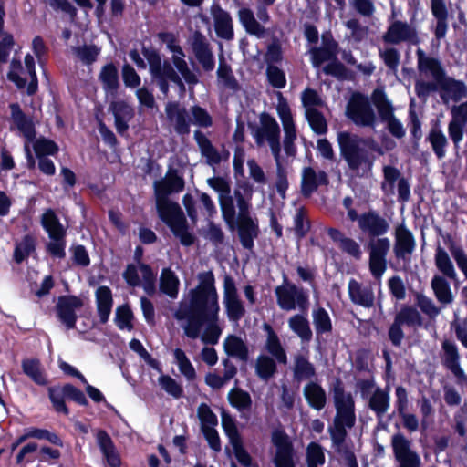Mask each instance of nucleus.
I'll return each mask as SVG.
<instances>
[{"label": "nucleus", "instance_id": "nucleus-45", "mask_svg": "<svg viewBox=\"0 0 467 467\" xmlns=\"http://www.w3.org/2000/svg\"><path fill=\"white\" fill-rule=\"evenodd\" d=\"M238 18L248 34L256 36L257 37L263 36L265 28L255 19L254 12L250 8H240L238 11Z\"/></svg>", "mask_w": 467, "mask_h": 467}, {"label": "nucleus", "instance_id": "nucleus-15", "mask_svg": "<svg viewBox=\"0 0 467 467\" xmlns=\"http://www.w3.org/2000/svg\"><path fill=\"white\" fill-rule=\"evenodd\" d=\"M109 112L114 117L117 132L120 136L125 135L128 132L130 121L135 116L133 107L122 99L112 100L109 106Z\"/></svg>", "mask_w": 467, "mask_h": 467}, {"label": "nucleus", "instance_id": "nucleus-55", "mask_svg": "<svg viewBox=\"0 0 467 467\" xmlns=\"http://www.w3.org/2000/svg\"><path fill=\"white\" fill-rule=\"evenodd\" d=\"M221 424L230 443H234L242 439L241 433L237 428L236 420L224 409H222L221 411Z\"/></svg>", "mask_w": 467, "mask_h": 467}, {"label": "nucleus", "instance_id": "nucleus-14", "mask_svg": "<svg viewBox=\"0 0 467 467\" xmlns=\"http://www.w3.org/2000/svg\"><path fill=\"white\" fill-rule=\"evenodd\" d=\"M191 46L192 52L203 71H213L215 67V58L210 43L201 31L196 30L193 33Z\"/></svg>", "mask_w": 467, "mask_h": 467}, {"label": "nucleus", "instance_id": "nucleus-35", "mask_svg": "<svg viewBox=\"0 0 467 467\" xmlns=\"http://www.w3.org/2000/svg\"><path fill=\"white\" fill-rule=\"evenodd\" d=\"M447 278L441 275H434L431 281V287L439 303L451 305L454 300V295Z\"/></svg>", "mask_w": 467, "mask_h": 467}, {"label": "nucleus", "instance_id": "nucleus-48", "mask_svg": "<svg viewBox=\"0 0 467 467\" xmlns=\"http://www.w3.org/2000/svg\"><path fill=\"white\" fill-rule=\"evenodd\" d=\"M230 405L240 412L250 411L253 400L251 395L241 388H233L228 393Z\"/></svg>", "mask_w": 467, "mask_h": 467}, {"label": "nucleus", "instance_id": "nucleus-4", "mask_svg": "<svg viewBox=\"0 0 467 467\" xmlns=\"http://www.w3.org/2000/svg\"><path fill=\"white\" fill-rule=\"evenodd\" d=\"M416 55L420 75L424 78H431V81L418 79L415 82L416 94L425 102L431 93L439 90V84L447 75L442 64L438 58L427 56L421 49H418Z\"/></svg>", "mask_w": 467, "mask_h": 467}, {"label": "nucleus", "instance_id": "nucleus-26", "mask_svg": "<svg viewBox=\"0 0 467 467\" xmlns=\"http://www.w3.org/2000/svg\"><path fill=\"white\" fill-rule=\"evenodd\" d=\"M440 89L441 90V98L445 104H447L450 99L459 101L467 97V87L464 83L448 76L439 84V90Z\"/></svg>", "mask_w": 467, "mask_h": 467}, {"label": "nucleus", "instance_id": "nucleus-60", "mask_svg": "<svg viewBox=\"0 0 467 467\" xmlns=\"http://www.w3.org/2000/svg\"><path fill=\"white\" fill-rule=\"evenodd\" d=\"M140 270L142 275V287L145 293L149 296H153L156 294V273L153 271L152 267L146 263L140 264Z\"/></svg>", "mask_w": 467, "mask_h": 467}, {"label": "nucleus", "instance_id": "nucleus-18", "mask_svg": "<svg viewBox=\"0 0 467 467\" xmlns=\"http://www.w3.org/2000/svg\"><path fill=\"white\" fill-rule=\"evenodd\" d=\"M9 109L12 122L28 143L33 142L36 139V128L32 119L22 110L18 103H11Z\"/></svg>", "mask_w": 467, "mask_h": 467}, {"label": "nucleus", "instance_id": "nucleus-56", "mask_svg": "<svg viewBox=\"0 0 467 467\" xmlns=\"http://www.w3.org/2000/svg\"><path fill=\"white\" fill-rule=\"evenodd\" d=\"M133 319V312L128 304H123L116 308L114 321L120 330L127 329L131 331L134 328Z\"/></svg>", "mask_w": 467, "mask_h": 467}, {"label": "nucleus", "instance_id": "nucleus-53", "mask_svg": "<svg viewBox=\"0 0 467 467\" xmlns=\"http://www.w3.org/2000/svg\"><path fill=\"white\" fill-rule=\"evenodd\" d=\"M222 216L231 229L235 228L236 212L231 193L219 196Z\"/></svg>", "mask_w": 467, "mask_h": 467}, {"label": "nucleus", "instance_id": "nucleus-31", "mask_svg": "<svg viewBox=\"0 0 467 467\" xmlns=\"http://www.w3.org/2000/svg\"><path fill=\"white\" fill-rule=\"evenodd\" d=\"M97 441L103 453L107 463L110 467H120L121 460L115 450V445L111 437L105 430H99L97 432Z\"/></svg>", "mask_w": 467, "mask_h": 467}, {"label": "nucleus", "instance_id": "nucleus-1", "mask_svg": "<svg viewBox=\"0 0 467 467\" xmlns=\"http://www.w3.org/2000/svg\"><path fill=\"white\" fill-rule=\"evenodd\" d=\"M199 284L189 292V303H181L175 313L178 320H187L184 334L196 339L202 326L206 325L202 336L205 344L218 343L222 329L219 321V296L215 286V277L212 270L198 274Z\"/></svg>", "mask_w": 467, "mask_h": 467}, {"label": "nucleus", "instance_id": "nucleus-2", "mask_svg": "<svg viewBox=\"0 0 467 467\" xmlns=\"http://www.w3.org/2000/svg\"><path fill=\"white\" fill-rule=\"evenodd\" d=\"M185 181L177 169L170 167L163 178L153 182V194L158 217L178 237L184 246L194 244L195 237L188 231V223L180 204L170 199L184 190Z\"/></svg>", "mask_w": 467, "mask_h": 467}, {"label": "nucleus", "instance_id": "nucleus-6", "mask_svg": "<svg viewBox=\"0 0 467 467\" xmlns=\"http://www.w3.org/2000/svg\"><path fill=\"white\" fill-rule=\"evenodd\" d=\"M361 232L370 238L368 250L370 253L369 268L376 280H379V215L368 212L358 215L356 220Z\"/></svg>", "mask_w": 467, "mask_h": 467}, {"label": "nucleus", "instance_id": "nucleus-17", "mask_svg": "<svg viewBox=\"0 0 467 467\" xmlns=\"http://www.w3.org/2000/svg\"><path fill=\"white\" fill-rule=\"evenodd\" d=\"M211 14L217 36L224 40H232L234 37V31L231 15L219 4H213L211 6Z\"/></svg>", "mask_w": 467, "mask_h": 467}, {"label": "nucleus", "instance_id": "nucleus-13", "mask_svg": "<svg viewBox=\"0 0 467 467\" xmlns=\"http://www.w3.org/2000/svg\"><path fill=\"white\" fill-rule=\"evenodd\" d=\"M83 300L75 295L60 296L56 305L58 319L67 329H74L78 320L76 310L83 306Z\"/></svg>", "mask_w": 467, "mask_h": 467}, {"label": "nucleus", "instance_id": "nucleus-52", "mask_svg": "<svg viewBox=\"0 0 467 467\" xmlns=\"http://www.w3.org/2000/svg\"><path fill=\"white\" fill-rule=\"evenodd\" d=\"M391 444L397 461L418 455L411 448V441L400 433L392 436Z\"/></svg>", "mask_w": 467, "mask_h": 467}, {"label": "nucleus", "instance_id": "nucleus-16", "mask_svg": "<svg viewBox=\"0 0 467 467\" xmlns=\"http://www.w3.org/2000/svg\"><path fill=\"white\" fill-rule=\"evenodd\" d=\"M165 112L168 120L173 124L174 130L178 135H189L192 119L184 107H181L178 101H169L165 106Z\"/></svg>", "mask_w": 467, "mask_h": 467}, {"label": "nucleus", "instance_id": "nucleus-54", "mask_svg": "<svg viewBox=\"0 0 467 467\" xmlns=\"http://www.w3.org/2000/svg\"><path fill=\"white\" fill-rule=\"evenodd\" d=\"M381 120L388 123L389 132L397 137L401 138L405 131L402 125L391 115L389 110V105L381 93Z\"/></svg>", "mask_w": 467, "mask_h": 467}, {"label": "nucleus", "instance_id": "nucleus-51", "mask_svg": "<svg viewBox=\"0 0 467 467\" xmlns=\"http://www.w3.org/2000/svg\"><path fill=\"white\" fill-rule=\"evenodd\" d=\"M313 324L316 334L321 336L331 333L333 330L332 320L328 312L322 306H318L312 312Z\"/></svg>", "mask_w": 467, "mask_h": 467}, {"label": "nucleus", "instance_id": "nucleus-47", "mask_svg": "<svg viewBox=\"0 0 467 467\" xmlns=\"http://www.w3.org/2000/svg\"><path fill=\"white\" fill-rule=\"evenodd\" d=\"M293 374L294 379L300 382L315 377L316 368L306 357L298 354L295 357Z\"/></svg>", "mask_w": 467, "mask_h": 467}, {"label": "nucleus", "instance_id": "nucleus-46", "mask_svg": "<svg viewBox=\"0 0 467 467\" xmlns=\"http://www.w3.org/2000/svg\"><path fill=\"white\" fill-rule=\"evenodd\" d=\"M276 360L265 354H260L255 361V373L259 379L267 381L277 372Z\"/></svg>", "mask_w": 467, "mask_h": 467}, {"label": "nucleus", "instance_id": "nucleus-38", "mask_svg": "<svg viewBox=\"0 0 467 467\" xmlns=\"http://www.w3.org/2000/svg\"><path fill=\"white\" fill-rule=\"evenodd\" d=\"M453 119L449 124V134L452 141L457 144L462 137V126L460 120L467 122V101L451 108Z\"/></svg>", "mask_w": 467, "mask_h": 467}, {"label": "nucleus", "instance_id": "nucleus-62", "mask_svg": "<svg viewBox=\"0 0 467 467\" xmlns=\"http://www.w3.org/2000/svg\"><path fill=\"white\" fill-rule=\"evenodd\" d=\"M185 57L172 55L171 62L185 82L189 85H196L199 82L197 76L189 68Z\"/></svg>", "mask_w": 467, "mask_h": 467}, {"label": "nucleus", "instance_id": "nucleus-30", "mask_svg": "<svg viewBox=\"0 0 467 467\" xmlns=\"http://www.w3.org/2000/svg\"><path fill=\"white\" fill-rule=\"evenodd\" d=\"M442 351L441 360L443 365L450 369L455 377L462 378L464 371L460 366V354L457 346L450 340H444L442 342Z\"/></svg>", "mask_w": 467, "mask_h": 467}, {"label": "nucleus", "instance_id": "nucleus-42", "mask_svg": "<svg viewBox=\"0 0 467 467\" xmlns=\"http://www.w3.org/2000/svg\"><path fill=\"white\" fill-rule=\"evenodd\" d=\"M293 230L297 240L305 238L311 230V221L308 217V211L305 206H300L296 209V213L293 217Z\"/></svg>", "mask_w": 467, "mask_h": 467}, {"label": "nucleus", "instance_id": "nucleus-12", "mask_svg": "<svg viewBox=\"0 0 467 467\" xmlns=\"http://www.w3.org/2000/svg\"><path fill=\"white\" fill-rule=\"evenodd\" d=\"M271 442L275 447L274 464L275 467H296L295 449L290 437L285 431L279 427L271 433Z\"/></svg>", "mask_w": 467, "mask_h": 467}, {"label": "nucleus", "instance_id": "nucleus-43", "mask_svg": "<svg viewBox=\"0 0 467 467\" xmlns=\"http://www.w3.org/2000/svg\"><path fill=\"white\" fill-rule=\"evenodd\" d=\"M434 262L437 269L442 274L441 275L451 280H455L457 278V273L453 263L451 260L449 254L441 245H438L436 248Z\"/></svg>", "mask_w": 467, "mask_h": 467}, {"label": "nucleus", "instance_id": "nucleus-20", "mask_svg": "<svg viewBox=\"0 0 467 467\" xmlns=\"http://www.w3.org/2000/svg\"><path fill=\"white\" fill-rule=\"evenodd\" d=\"M384 40L392 44H398L403 41H410L413 44L420 42L415 28L400 21H396L389 26L384 36Z\"/></svg>", "mask_w": 467, "mask_h": 467}, {"label": "nucleus", "instance_id": "nucleus-32", "mask_svg": "<svg viewBox=\"0 0 467 467\" xmlns=\"http://www.w3.org/2000/svg\"><path fill=\"white\" fill-rule=\"evenodd\" d=\"M348 295L351 301L357 305L369 307L374 303V294L369 286H363L354 278L348 282Z\"/></svg>", "mask_w": 467, "mask_h": 467}, {"label": "nucleus", "instance_id": "nucleus-61", "mask_svg": "<svg viewBox=\"0 0 467 467\" xmlns=\"http://www.w3.org/2000/svg\"><path fill=\"white\" fill-rule=\"evenodd\" d=\"M185 57L172 55L171 62L185 82L189 85H196L199 82L197 76L189 68Z\"/></svg>", "mask_w": 467, "mask_h": 467}, {"label": "nucleus", "instance_id": "nucleus-29", "mask_svg": "<svg viewBox=\"0 0 467 467\" xmlns=\"http://www.w3.org/2000/svg\"><path fill=\"white\" fill-rule=\"evenodd\" d=\"M97 312L101 324L109 321L113 306V296L111 289L107 285H100L95 292Z\"/></svg>", "mask_w": 467, "mask_h": 467}, {"label": "nucleus", "instance_id": "nucleus-11", "mask_svg": "<svg viewBox=\"0 0 467 467\" xmlns=\"http://www.w3.org/2000/svg\"><path fill=\"white\" fill-rule=\"evenodd\" d=\"M141 53L148 61L152 77H165L181 88H184L183 81L175 71L171 61L165 59L162 62L161 55L156 49L149 48L145 46H142Z\"/></svg>", "mask_w": 467, "mask_h": 467}, {"label": "nucleus", "instance_id": "nucleus-50", "mask_svg": "<svg viewBox=\"0 0 467 467\" xmlns=\"http://www.w3.org/2000/svg\"><path fill=\"white\" fill-rule=\"evenodd\" d=\"M217 77L223 82V85L227 88L232 89L234 91L239 89V83L234 75L232 67L226 62L223 52L219 55Z\"/></svg>", "mask_w": 467, "mask_h": 467}, {"label": "nucleus", "instance_id": "nucleus-27", "mask_svg": "<svg viewBox=\"0 0 467 467\" xmlns=\"http://www.w3.org/2000/svg\"><path fill=\"white\" fill-rule=\"evenodd\" d=\"M282 149L285 150V153L290 156H294L296 153L297 148H271L272 153L275 159L276 162V181H275V189L277 193L282 197L285 198L286 191L288 189L289 183L287 180V172L284 168L281 161L280 154Z\"/></svg>", "mask_w": 467, "mask_h": 467}, {"label": "nucleus", "instance_id": "nucleus-7", "mask_svg": "<svg viewBox=\"0 0 467 467\" xmlns=\"http://www.w3.org/2000/svg\"><path fill=\"white\" fill-rule=\"evenodd\" d=\"M276 303L285 311H292L298 308L303 314H306L309 308V296L303 287H298L290 282L284 275V283L275 289Z\"/></svg>", "mask_w": 467, "mask_h": 467}, {"label": "nucleus", "instance_id": "nucleus-64", "mask_svg": "<svg viewBox=\"0 0 467 467\" xmlns=\"http://www.w3.org/2000/svg\"><path fill=\"white\" fill-rule=\"evenodd\" d=\"M346 428H348V425L345 424L343 420L337 418L334 419V426L329 428V433L333 445L337 447L338 451L345 442L347 437Z\"/></svg>", "mask_w": 467, "mask_h": 467}, {"label": "nucleus", "instance_id": "nucleus-9", "mask_svg": "<svg viewBox=\"0 0 467 467\" xmlns=\"http://www.w3.org/2000/svg\"><path fill=\"white\" fill-rule=\"evenodd\" d=\"M336 417L345 421L348 428H352L356 422L355 401L350 392H346L344 383L339 378H336L330 385Z\"/></svg>", "mask_w": 467, "mask_h": 467}, {"label": "nucleus", "instance_id": "nucleus-57", "mask_svg": "<svg viewBox=\"0 0 467 467\" xmlns=\"http://www.w3.org/2000/svg\"><path fill=\"white\" fill-rule=\"evenodd\" d=\"M173 355L180 372L187 379V380H194L197 376L196 371L185 352L182 348H177L174 349Z\"/></svg>", "mask_w": 467, "mask_h": 467}, {"label": "nucleus", "instance_id": "nucleus-5", "mask_svg": "<svg viewBox=\"0 0 467 467\" xmlns=\"http://www.w3.org/2000/svg\"><path fill=\"white\" fill-rule=\"evenodd\" d=\"M40 223L50 239V242L45 245L46 252L53 259H64L66 257L67 228L51 208L43 213Z\"/></svg>", "mask_w": 467, "mask_h": 467}, {"label": "nucleus", "instance_id": "nucleus-63", "mask_svg": "<svg viewBox=\"0 0 467 467\" xmlns=\"http://www.w3.org/2000/svg\"><path fill=\"white\" fill-rule=\"evenodd\" d=\"M69 252L71 253V260L74 265L81 268L89 266L91 260L85 245L72 244Z\"/></svg>", "mask_w": 467, "mask_h": 467}, {"label": "nucleus", "instance_id": "nucleus-36", "mask_svg": "<svg viewBox=\"0 0 467 467\" xmlns=\"http://www.w3.org/2000/svg\"><path fill=\"white\" fill-rule=\"evenodd\" d=\"M431 10L437 20L434 30L435 37L437 39H441L445 36L448 28L447 20L449 12L445 0H431Z\"/></svg>", "mask_w": 467, "mask_h": 467}, {"label": "nucleus", "instance_id": "nucleus-59", "mask_svg": "<svg viewBox=\"0 0 467 467\" xmlns=\"http://www.w3.org/2000/svg\"><path fill=\"white\" fill-rule=\"evenodd\" d=\"M158 382L161 388L172 398L179 400L183 397V387L170 375L161 374Z\"/></svg>", "mask_w": 467, "mask_h": 467}, {"label": "nucleus", "instance_id": "nucleus-37", "mask_svg": "<svg viewBox=\"0 0 467 467\" xmlns=\"http://www.w3.org/2000/svg\"><path fill=\"white\" fill-rule=\"evenodd\" d=\"M327 234L333 242L338 244V246L342 252L353 256L356 259L360 258V247L355 240L344 236L342 232L337 228H328Z\"/></svg>", "mask_w": 467, "mask_h": 467}, {"label": "nucleus", "instance_id": "nucleus-28", "mask_svg": "<svg viewBox=\"0 0 467 467\" xmlns=\"http://www.w3.org/2000/svg\"><path fill=\"white\" fill-rule=\"evenodd\" d=\"M99 81L106 94L115 97L119 88V70L112 62L107 63L101 67L99 74Z\"/></svg>", "mask_w": 467, "mask_h": 467}, {"label": "nucleus", "instance_id": "nucleus-44", "mask_svg": "<svg viewBox=\"0 0 467 467\" xmlns=\"http://www.w3.org/2000/svg\"><path fill=\"white\" fill-rule=\"evenodd\" d=\"M36 248V240L32 234H25L19 243L16 244L13 259L21 264L30 256Z\"/></svg>", "mask_w": 467, "mask_h": 467}, {"label": "nucleus", "instance_id": "nucleus-40", "mask_svg": "<svg viewBox=\"0 0 467 467\" xmlns=\"http://www.w3.org/2000/svg\"><path fill=\"white\" fill-rule=\"evenodd\" d=\"M180 280L176 274L170 268L161 270L160 276V290L171 299H175L179 294Z\"/></svg>", "mask_w": 467, "mask_h": 467}, {"label": "nucleus", "instance_id": "nucleus-19", "mask_svg": "<svg viewBox=\"0 0 467 467\" xmlns=\"http://www.w3.org/2000/svg\"><path fill=\"white\" fill-rule=\"evenodd\" d=\"M366 148H340L341 153L346 160L349 169L358 173H367L372 167V161L368 158Z\"/></svg>", "mask_w": 467, "mask_h": 467}, {"label": "nucleus", "instance_id": "nucleus-58", "mask_svg": "<svg viewBox=\"0 0 467 467\" xmlns=\"http://www.w3.org/2000/svg\"><path fill=\"white\" fill-rule=\"evenodd\" d=\"M306 118L312 129V130L318 134L322 135L327 130V120L318 109L315 108H308L306 110Z\"/></svg>", "mask_w": 467, "mask_h": 467}, {"label": "nucleus", "instance_id": "nucleus-24", "mask_svg": "<svg viewBox=\"0 0 467 467\" xmlns=\"http://www.w3.org/2000/svg\"><path fill=\"white\" fill-rule=\"evenodd\" d=\"M264 330L267 333L265 349L269 354L268 356L274 358L278 364L286 365L287 354L285 348L282 346L277 333L274 330L272 326L267 323L264 324Z\"/></svg>", "mask_w": 467, "mask_h": 467}, {"label": "nucleus", "instance_id": "nucleus-34", "mask_svg": "<svg viewBox=\"0 0 467 467\" xmlns=\"http://www.w3.org/2000/svg\"><path fill=\"white\" fill-rule=\"evenodd\" d=\"M23 373L27 376L35 384L47 386V376L40 360L37 358H24L21 362Z\"/></svg>", "mask_w": 467, "mask_h": 467}, {"label": "nucleus", "instance_id": "nucleus-22", "mask_svg": "<svg viewBox=\"0 0 467 467\" xmlns=\"http://www.w3.org/2000/svg\"><path fill=\"white\" fill-rule=\"evenodd\" d=\"M235 227L237 229V235L242 246L249 251L254 247V240L260 234V228L257 219L236 221Z\"/></svg>", "mask_w": 467, "mask_h": 467}, {"label": "nucleus", "instance_id": "nucleus-49", "mask_svg": "<svg viewBox=\"0 0 467 467\" xmlns=\"http://www.w3.org/2000/svg\"><path fill=\"white\" fill-rule=\"evenodd\" d=\"M38 159V169L46 175L51 176L56 172V167L52 160L47 158L48 155H55L60 148H32Z\"/></svg>", "mask_w": 467, "mask_h": 467}, {"label": "nucleus", "instance_id": "nucleus-21", "mask_svg": "<svg viewBox=\"0 0 467 467\" xmlns=\"http://www.w3.org/2000/svg\"><path fill=\"white\" fill-rule=\"evenodd\" d=\"M323 47H314L310 49L312 64L315 67H320L324 62H330L336 59L338 54V43L330 36L327 38L322 36Z\"/></svg>", "mask_w": 467, "mask_h": 467}, {"label": "nucleus", "instance_id": "nucleus-39", "mask_svg": "<svg viewBox=\"0 0 467 467\" xmlns=\"http://www.w3.org/2000/svg\"><path fill=\"white\" fill-rule=\"evenodd\" d=\"M304 396L311 408L317 410L325 408L327 403L326 391L318 383H307L304 388Z\"/></svg>", "mask_w": 467, "mask_h": 467}, {"label": "nucleus", "instance_id": "nucleus-25", "mask_svg": "<svg viewBox=\"0 0 467 467\" xmlns=\"http://www.w3.org/2000/svg\"><path fill=\"white\" fill-rule=\"evenodd\" d=\"M416 246L413 234L404 225H399L395 231V246L394 251L396 256L405 259L410 255Z\"/></svg>", "mask_w": 467, "mask_h": 467}, {"label": "nucleus", "instance_id": "nucleus-23", "mask_svg": "<svg viewBox=\"0 0 467 467\" xmlns=\"http://www.w3.org/2000/svg\"><path fill=\"white\" fill-rule=\"evenodd\" d=\"M328 178L324 171L318 173L312 167L304 169L301 181V193L305 198L310 197L321 185H327Z\"/></svg>", "mask_w": 467, "mask_h": 467}, {"label": "nucleus", "instance_id": "nucleus-33", "mask_svg": "<svg viewBox=\"0 0 467 467\" xmlns=\"http://www.w3.org/2000/svg\"><path fill=\"white\" fill-rule=\"evenodd\" d=\"M223 350L230 358H235L243 362L249 358V348L246 343L238 336L230 334L223 341Z\"/></svg>", "mask_w": 467, "mask_h": 467}, {"label": "nucleus", "instance_id": "nucleus-41", "mask_svg": "<svg viewBox=\"0 0 467 467\" xmlns=\"http://www.w3.org/2000/svg\"><path fill=\"white\" fill-rule=\"evenodd\" d=\"M306 314H296L288 319L289 328L304 342L312 339L313 333Z\"/></svg>", "mask_w": 467, "mask_h": 467}, {"label": "nucleus", "instance_id": "nucleus-8", "mask_svg": "<svg viewBox=\"0 0 467 467\" xmlns=\"http://www.w3.org/2000/svg\"><path fill=\"white\" fill-rule=\"evenodd\" d=\"M47 394L54 410L68 416L70 411L65 400H72L80 406H88V400L84 392L70 383L47 388Z\"/></svg>", "mask_w": 467, "mask_h": 467}, {"label": "nucleus", "instance_id": "nucleus-10", "mask_svg": "<svg viewBox=\"0 0 467 467\" xmlns=\"http://www.w3.org/2000/svg\"><path fill=\"white\" fill-rule=\"evenodd\" d=\"M248 127L257 146H264L265 142L268 146H281L279 124L270 114L263 112L260 115V126L249 123Z\"/></svg>", "mask_w": 467, "mask_h": 467}, {"label": "nucleus", "instance_id": "nucleus-3", "mask_svg": "<svg viewBox=\"0 0 467 467\" xmlns=\"http://www.w3.org/2000/svg\"><path fill=\"white\" fill-rule=\"evenodd\" d=\"M373 106L379 113V85L374 88L370 99L359 91H354L346 106V117L356 126L374 127L377 119Z\"/></svg>", "mask_w": 467, "mask_h": 467}]
</instances>
